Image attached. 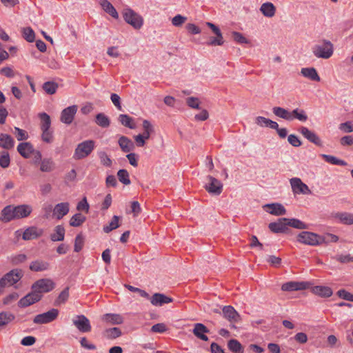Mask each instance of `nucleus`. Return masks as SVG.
I'll return each mask as SVG.
<instances>
[{
	"label": "nucleus",
	"mask_w": 353,
	"mask_h": 353,
	"mask_svg": "<svg viewBox=\"0 0 353 353\" xmlns=\"http://www.w3.org/2000/svg\"><path fill=\"white\" fill-rule=\"evenodd\" d=\"M23 271L19 269H14L6 274L3 277L6 280L7 284L10 286L17 283L23 276Z\"/></svg>",
	"instance_id": "f3484780"
},
{
	"label": "nucleus",
	"mask_w": 353,
	"mask_h": 353,
	"mask_svg": "<svg viewBox=\"0 0 353 353\" xmlns=\"http://www.w3.org/2000/svg\"><path fill=\"white\" fill-rule=\"evenodd\" d=\"M287 223L288 226H290L294 228L300 230L308 228L307 224L305 223L304 222L297 219H288Z\"/></svg>",
	"instance_id": "a19ab883"
},
{
	"label": "nucleus",
	"mask_w": 353,
	"mask_h": 353,
	"mask_svg": "<svg viewBox=\"0 0 353 353\" xmlns=\"http://www.w3.org/2000/svg\"><path fill=\"white\" fill-rule=\"evenodd\" d=\"M312 53L319 59H328L334 53V45L330 41L323 39L312 48Z\"/></svg>",
	"instance_id": "f03ea898"
},
{
	"label": "nucleus",
	"mask_w": 353,
	"mask_h": 353,
	"mask_svg": "<svg viewBox=\"0 0 353 353\" xmlns=\"http://www.w3.org/2000/svg\"><path fill=\"white\" fill-rule=\"evenodd\" d=\"M58 309L52 308L48 312L36 315L33 319L35 324H47L56 320L59 316Z\"/></svg>",
	"instance_id": "423d86ee"
},
{
	"label": "nucleus",
	"mask_w": 353,
	"mask_h": 353,
	"mask_svg": "<svg viewBox=\"0 0 353 353\" xmlns=\"http://www.w3.org/2000/svg\"><path fill=\"white\" fill-rule=\"evenodd\" d=\"M18 152L24 158L28 159L34 152L32 145L30 142H23L17 146Z\"/></svg>",
	"instance_id": "412c9836"
},
{
	"label": "nucleus",
	"mask_w": 353,
	"mask_h": 353,
	"mask_svg": "<svg viewBox=\"0 0 353 353\" xmlns=\"http://www.w3.org/2000/svg\"><path fill=\"white\" fill-rule=\"evenodd\" d=\"M55 287V284L50 279H41L37 281L32 286V289L37 294H41L52 291Z\"/></svg>",
	"instance_id": "0eeeda50"
},
{
	"label": "nucleus",
	"mask_w": 353,
	"mask_h": 353,
	"mask_svg": "<svg viewBox=\"0 0 353 353\" xmlns=\"http://www.w3.org/2000/svg\"><path fill=\"white\" fill-rule=\"evenodd\" d=\"M172 301V299L165 296L163 294L155 293L150 299V302L153 305H162L165 303H169Z\"/></svg>",
	"instance_id": "b1692460"
},
{
	"label": "nucleus",
	"mask_w": 353,
	"mask_h": 353,
	"mask_svg": "<svg viewBox=\"0 0 353 353\" xmlns=\"http://www.w3.org/2000/svg\"><path fill=\"white\" fill-rule=\"evenodd\" d=\"M228 349L233 353H243L244 347L236 339H230L228 342Z\"/></svg>",
	"instance_id": "f704fd0d"
},
{
	"label": "nucleus",
	"mask_w": 353,
	"mask_h": 353,
	"mask_svg": "<svg viewBox=\"0 0 353 353\" xmlns=\"http://www.w3.org/2000/svg\"><path fill=\"white\" fill-rule=\"evenodd\" d=\"M89 208L90 206L85 197H84L81 201H79L77 206V210L78 211H84L86 213L89 212Z\"/></svg>",
	"instance_id": "e2e57ef3"
},
{
	"label": "nucleus",
	"mask_w": 353,
	"mask_h": 353,
	"mask_svg": "<svg viewBox=\"0 0 353 353\" xmlns=\"http://www.w3.org/2000/svg\"><path fill=\"white\" fill-rule=\"evenodd\" d=\"M23 38L28 42H33L34 41L35 34L33 30L30 28H24L22 30Z\"/></svg>",
	"instance_id": "603ef678"
},
{
	"label": "nucleus",
	"mask_w": 353,
	"mask_h": 353,
	"mask_svg": "<svg viewBox=\"0 0 353 353\" xmlns=\"http://www.w3.org/2000/svg\"><path fill=\"white\" fill-rule=\"evenodd\" d=\"M97 155L100 159V163L101 165L108 168H110L112 166V161L105 152L102 150L99 151L97 152Z\"/></svg>",
	"instance_id": "37998d69"
},
{
	"label": "nucleus",
	"mask_w": 353,
	"mask_h": 353,
	"mask_svg": "<svg viewBox=\"0 0 353 353\" xmlns=\"http://www.w3.org/2000/svg\"><path fill=\"white\" fill-rule=\"evenodd\" d=\"M334 217L343 224H345V225H352L353 224V214L352 213L337 212L335 214Z\"/></svg>",
	"instance_id": "473e14b6"
},
{
	"label": "nucleus",
	"mask_w": 353,
	"mask_h": 353,
	"mask_svg": "<svg viewBox=\"0 0 353 353\" xmlns=\"http://www.w3.org/2000/svg\"><path fill=\"white\" fill-rule=\"evenodd\" d=\"M14 134H15L18 141H24L28 139V134L26 130H22L18 127H14Z\"/></svg>",
	"instance_id": "6e6d98bb"
},
{
	"label": "nucleus",
	"mask_w": 353,
	"mask_h": 353,
	"mask_svg": "<svg viewBox=\"0 0 353 353\" xmlns=\"http://www.w3.org/2000/svg\"><path fill=\"white\" fill-rule=\"evenodd\" d=\"M301 73L303 77L312 81H320L321 80L314 68H303L301 69Z\"/></svg>",
	"instance_id": "c85d7f7f"
},
{
	"label": "nucleus",
	"mask_w": 353,
	"mask_h": 353,
	"mask_svg": "<svg viewBox=\"0 0 353 353\" xmlns=\"http://www.w3.org/2000/svg\"><path fill=\"white\" fill-rule=\"evenodd\" d=\"M142 125H143V134H141L147 140L150 138V134L154 132V126L152 125L150 121H149L148 120H146V119L143 121Z\"/></svg>",
	"instance_id": "e433bc0d"
},
{
	"label": "nucleus",
	"mask_w": 353,
	"mask_h": 353,
	"mask_svg": "<svg viewBox=\"0 0 353 353\" xmlns=\"http://www.w3.org/2000/svg\"><path fill=\"white\" fill-rule=\"evenodd\" d=\"M118 143L123 152H130L134 149V143L127 137L121 136Z\"/></svg>",
	"instance_id": "a878e982"
},
{
	"label": "nucleus",
	"mask_w": 353,
	"mask_h": 353,
	"mask_svg": "<svg viewBox=\"0 0 353 353\" xmlns=\"http://www.w3.org/2000/svg\"><path fill=\"white\" fill-rule=\"evenodd\" d=\"M322 158L327 163H330L333 165H346L347 163L343 160H341L337 159L336 157L328 155V154H321Z\"/></svg>",
	"instance_id": "09e8293b"
},
{
	"label": "nucleus",
	"mask_w": 353,
	"mask_h": 353,
	"mask_svg": "<svg viewBox=\"0 0 353 353\" xmlns=\"http://www.w3.org/2000/svg\"><path fill=\"white\" fill-rule=\"evenodd\" d=\"M334 259L336 261H338L342 263H347L353 262V256H351L350 254H345V255H343V254L337 255L334 257Z\"/></svg>",
	"instance_id": "69168bd1"
},
{
	"label": "nucleus",
	"mask_w": 353,
	"mask_h": 353,
	"mask_svg": "<svg viewBox=\"0 0 353 353\" xmlns=\"http://www.w3.org/2000/svg\"><path fill=\"white\" fill-rule=\"evenodd\" d=\"M58 88V84L54 81H47L43 84V89L48 94H54Z\"/></svg>",
	"instance_id": "8fccbe9b"
},
{
	"label": "nucleus",
	"mask_w": 353,
	"mask_h": 353,
	"mask_svg": "<svg viewBox=\"0 0 353 353\" xmlns=\"http://www.w3.org/2000/svg\"><path fill=\"white\" fill-rule=\"evenodd\" d=\"M272 112L275 116L279 118L285 119L287 121L293 120L292 114H291L290 112L285 108L281 107H274L272 108Z\"/></svg>",
	"instance_id": "c756f323"
},
{
	"label": "nucleus",
	"mask_w": 353,
	"mask_h": 353,
	"mask_svg": "<svg viewBox=\"0 0 353 353\" xmlns=\"http://www.w3.org/2000/svg\"><path fill=\"white\" fill-rule=\"evenodd\" d=\"M42 298V294H37L34 290L28 293L24 297L21 298L18 302L20 307H26L39 301Z\"/></svg>",
	"instance_id": "9b49d317"
},
{
	"label": "nucleus",
	"mask_w": 353,
	"mask_h": 353,
	"mask_svg": "<svg viewBox=\"0 0 353 353\" xmlns=\"http://www.w3.org/2000/svg\"><path fill=\"white\" fill-rule=\"evenodd\" d=\"M312 292L321 297H330L332 295V290L330 288L326 286L317 285L312 289Z\"/></svg>",
	"instance_id": "7c9ffc66"
},
{
	"label": "nucleus",
	"mask_w": 353,
	"mask_h": 353,
	"mask_svg": "<svg viewBox=\"0 0 353 353\" xmlns=\"http://www.w3.org/2000/svg\"><path fill=\"white\" fill-rule=\"evenodd\" d=\"M84 243V239L81 234H78L74 241V252H79L83 248Z\"/></svg>",
	"instance_id": "bf43d9fd"
},
{
	"label": "nucleus",
	"mask_w": 353,
	"mask_h": 353,
	"mask_svg": "<svg viewBox=\"0 0 353 353\" xmlns=\"http://www.w3.org/2000/svg\"><path fill=\"white\" fill-rule=\"evenodd\" d=\"M69 298V287H66L61 293L54 301L56 305H60L65 303Z\"/></svg>",
	"instance_id": "49530a36"
},
{
	"label": "nucleus",
	"mask_w": 353,
	"mask_h": 353,
	"mask_svg": "<svg viewBox=\"0 0 353 353\" xmlns=\"http://www.w3.org/2000/svg\"><path fill=\"white\" fill-rule=\"evenodd\" d=\"M14 140L8 134L1 133L0 134V148L5 150H10L14 148Z\"/></svg>",
	"instance_id": "5701e85b"
},
{
	"label": "nucleus",
	"mask_w": 353,
	"mask_h": 353,
	"mask_svg": "<svg viewBox=\"0 0 353 353\" xmlns=\"http://www.w3.org/2000/svg\"><path fill=\"white\" fill-rule=\"evenodd\" d=\"M292 114L293 119H297L300 121H305L307 119V116L303 110L294 109L291 112Z\"/></svg>",
	"instance_id": "864d4df0"
},
{
	"label": "nucleus",
	"mask_w": 353,
	"mask_h": 353,
	"mask_svg": "<svg viewBox=\"0 0 353 353\" xmlns=\"http://www.w3.org/2000/svg\"><path fill=\"white\" fill-rule=\"evenodd\" d=\"M299 132L309 141L313 143L316 145L322 146V141L321 139L317 136V134L310 130L307 128L302 126L300 128Z\"/></svg>",
	"instance_id": "a211bd4d"
},
{
	"label": "nucleus",
	"mask_w": 353,
	"mask_h": 353,
	"mask_svg": "<svg viewBox=\"0 0 353 353\" xmlns=\"http://www.w3.org/2000/svg\"><path fill=\"white\" fill-rule=\"evenodd\" d=\"M70 210V205L68 202L59 203L53 208V215L57 219H61L66 215Z\"/></svg>",
	"instance_id": "6ab92c4d"
},
{
	"label": "nucleus",
	"mask_w": 353,
	"mask_h": 353,
	"mask_svg": "<svg viewBox=\"0 0 353 353\" xmlns=\"http://www.w3.org/2000/svg\"><path fill=\"white\" fill-rule=\"evenodd\" d=\"M338 296L346 301H353V294L347 292L345 290H340L337 292Z\"/></svg>",
	"instance_id": "338daca9"
},
{
	"label": "nucleus",
	"mask_w": 353,
	"mask_h": 353,
	"mask_svg": "<svg viewBox=\"0 0 353 353\" xmlns=\"http://www.w3.org/2000/svg\"><path fill=\"white\" fill-rule=\"evenodd\" d=\"M186 20V17L177 14L172 19V23L175 27H180L185 22Z\"/></svg>",
	"instance_id": "13d9d810"
},
{
	"label": "nucleus",
	"mask_w": 353,
	"mask_h": 353,
	"mask_svg": "<svg viewBox=\"0 0 353 353\" xmlns=\"http://www.w3.org/2000/svg\"><path fill=\"white\" fill-rule=\"evenodd\" d=\"M39 117L41 121V130H50L51 125V120L50 116L48 114L43 112L39 114Z\"/></svg>",
	"instance_id": "a18cd8bd"
},
{
	"label": "nucleus",
	"mask_w": 353,
	"mask_h": 353,
	"mask_svg": "<svg viewBox=\"0 0 353 353\" xmlns=\"http://www.w3.org/2000/svg\"><path fill=\"white\" fill-rule=\"evenodd\" d=\"M95 122L101 128H108L110 124L109 118L103 113H99L96 115Z\"/></svg>",
	"instance_id": "4c0bfd02"
},
{
	"label": "nucleus",
	"mask_w": 353,
	"mask_h": 353,
	"mask_svg": "<svg viewBox=\"0 0 353 353\" xmlns=\"http://www.w3.org/2000/svg\"><path fill=\"white\" fill-rule=\"evenodd\" d=\"M232 36L234 41H236V43H245V44L250 43V41L248 39H247L243 35V34H241L239 32L233 31L232 32Z\"/></svg>",
	"instance_id": "4d7b16f0"
},
{
	"label": "nucleus",
	"mask_w": 353,
	"mask_h": 353,
	"mask_svg": "<svg viewBox=\"0 0 353 353\" xmlns=\"http://www.w3.org/2000/svg\"><path fill=\"white\" fill-rule=\"evenodd\" d=\"M74 325L81 332H89L91 331L92 327L89 319L83 314L77 315L72 319Z\"/></svg>",
	"instance_id": "6e6552de"
},
{
	"label": "nucleus",
	"mask_w": 353,
	"mask_h": 353,
	"mask_svg": "<svg viewBox=\"0 0 353 353\" xmlns=\"http://www.w3.org/2000/svg\"><path fill=\"white\" fill-rule=\"evenodd\" d=\"M77 110L78 107L76 105H73L63 109L61 113V121L67 125L71 124L74 120Z\"/></svg>",
	"instance_id": "9d476101"
},
{
	"label": "nucleus",
	"mask_w": 353,
	"mask_h": 353,
	"mask_svg": "<svg viewBox=\"0 0 353 353\" xmlns=\"http://www.w3.org/2000/svg\"><path fill=\"white\" fill-rule=\"evenodd\" d=\"M85 216L81 213L73 215L70 220V225L72 227H79L85 221Z\"/></svg>",
	"instance_id": "ea45409f"
},
{
	"label": "nucleus",
	"mask_w": 353,
	"mask_h": 353,
	"mask_svg": "<svg viewBox=\"0 0 353 353\" xmlns=\"http://www.w3.org/2000/svg\"><path fill=\"white\" fill-rule=\"evenodd\" d=\"M42 131V135L41 138L42 140L46 143H52L53 141V134L52 131L50 130H41Z\"/></svg>",
	"instance_id": "0e129e2a"
},
{
	"label": "nucleus",
	"mask_w": 353,
	"mask_h": 353,
	"mask_svg": "<svg viewBox=\"0 0 353 353\" xmlns=\"http://www.w3.org/2000/svg\"><path fill=\"white\" fill-rule=\"evenodd\" d=\"M15 319L13 314L9 312H2L0 313V327L5 326L12 322Z\"/></svg>",
	"instance_id": "58836bf2"
},
{
	"label": "nucleus",
	"mask_w": 353,
	"mask_h": 353,
	"mask_svg": "<svg viewBox=\"0 0 353 353\" xmlns=\"http://www.w3.org/2000/svg\"><path fill=\"white\" fill-rule=\"evenodd\" d=\"M104 335L109 339H114L119 337L121 335V331L119 327H112L106 329L104 331Z\"/></svg>",
	"instance_id": "c03bdc74"
},
{
	"label": "nucleus",
	"mask_w": 353,
	"mask_h": 353,
	"mask_svg": "<svg viewBox=\"0 0 353 353\" xmlns=\"http://www.w3.org/2000/svg\"><path fill=\"white\" fill-rule=\"evenodd\" d=\"M95 147V142L92 140H86L79 143L75 148L73 158L80 160L89 156Z\"/></svg>",
	"instance_id": "20e7f679"
},
{
	"label": "nucleus",
	"mask_w": 353,
	"mask_h": 353,
	"mask_svg": "<svg viewBox=\"0 0 353 353\" xmlns=\"http://www.w3.org/2000/svg\"><path fill=\"white\" fill-rule=\"evenodd\" d=\"M10 163V159L8 152L2 151L0 155V166L3 168H6L9 166Z\"/></svg>",
	"instance_id": "5fc2aeb1"
},
{
	"label": "nucleus",
	"mask_w": 353,
	"mask_h": 353,
	"mask_svg": "<svg viewBox=\"0 0 353 353\" xmlns=\"http://www.w3.org/2000/svg\"><path fill=\"white\" fill-rule=\"evenodd\" d=\"M310 286V283L309 282H296V281H290L285 283H283L281 286V290L283 291H296V290H302L308 288Z\"/></svg>",
	"instance_id": "4468645a"
},
{
	"label": "nucleus",
	"mask_w": 353,
	"mask_h": 353,
	"mask_svg": "<svg viewBox=\"0 0 353 353\" xmlns=\"http://www.w3.org/2000/svg\"><path fill=\"white\" fill-rule=\"evenodd\" d=\"M32 210V206L29 204L8 205L1 210L0 219L8 223L12 220L25 219L31 214Z\"/></svg>",
	"instance_id": "f257e3e1"
},
{
	"label": "nucleus",
	"mask_w": 353,
	"mask_h": 353,
	"mask_svg": "<svg viewBox=\"0 0 353 353\" xmlns=\"http://www.w3.org/2000/svg\"><path fill=\"white\" fill-rule=\"evenodd\" d=\"M65 229L62 225H57L54 228V232L50 234V239L52 241H61L64 240Z\"/></svg>",
	"instance_id": "72a5a7b5"
},
{
	"label": "nucleus",
	"mask_w": 353,
	"mask_h": 353,
	"mask_svg": "<svg viewBox=\"0 0 353 353\" xmlns=\"http://www.w3.org/2000/svg\"><path fill=\"white\" fill-rule=\"evenodd\" d=\"M54 168V163L51 159H44L41 162L40 170L42 172H50Z\"/></svg>",
	"instance_id": "79ce46f5"
},
{
	"label": "nucleus",
	"mask_w": 353,
	"mask_h": 353,
	"mask_svg": "<svg viewBox=\"0 0 353 353\" xmlns=\"http://www.w3.org/2000/svg\"><path fill=\"white\" fill-rule=\"evenodd\" d=\"M186 103L191 108H194V109H199L200 108V107H199L200 101L197 97H188L186 99Z\"/></svg>",
	"instance_id": "680f3d73"
},
{
	"label": "nucleus",
	"mask_w": 353,
	"mask_h": 353,
	"mask_svg": "<svg viewBox=\"0 0 353 353\" xmlns=\"http://www.w3.org/2000/svg\"><path fill=\"white\" fill-rule=\"evenodd\" d=\"M264 208H268L267 212L275 216H281L286 214V210L284 206L278 203L266 204Z\"/></svg>",
	"instance_id": "aec40b11"
},
{
	"label": "nucleus",
	"mask_w": 353,
	"mask_h": 353,
	"mask_svg": "<svg viewBox=\"0 0 353 353\" xmlns=\"http://www.w3.org/2000/svg\"><path fill=\"white\" fill-rule=\"evenodd\" d=\"M43 234V229L35 226H31L25 230L22 234V239L25 241L36 239L41 236Z\"/></svg>",
	"instance_id": "dca6fc26"
},
{
	"label": "nucleus",
	"mask_w": 353,
	"mask_h": 353,
	"mask_svg": "<svg viewBox=\"0 0 353 353\" xmlns=\"http://www.w3.org/2000/svg\"><path fill=\"white\" fill-rule=\"evenodd\" d=\"M118 120L123 126L130 129H134L136 128L133 119L128 114H120L119 116Z\"/></svg>",
	"instance_id": "c9c22d12"
},
{
	"label": "nucleus",
	"mask_w": 353,
	"mask_h": 353,
	"mask_svg": "<svg viewBox=\"0 0 353 353\" xmlns=\"http://www.w3.org/2000/svg\"><path fill=\"white\" fill-rule=\"evenodd\" d=\"M50 265L43 260H35L30 264V270L33 272H43L49 270Z\"/></svg>",
	"instance_id": "4be33fe9"
},
{
	"label": "nucleus",
	"mask_w": 353,
	"mask_h": 353,
	"mask_svg": "<svg viewBox=\"0 0 353 353\" xmlns=\"http://www.w3.org/2000/svg\"><path fill=\"white\" fill-rule=\"evenodd\" d=\"M99 3L103 10L114 19H118L119 14L112 4L108 0H99Z\"/></svg>",
	"instance_id": "bb28decb"
},
{
	"label": "nucleus",
	"mask_w": 353,
	"mask_h": 353,
	"mask_svg": "<svg viewBox=\"0 0 353 353\" xmlns=\"http://www.w3.org/2000/svg\"><path fill=\"white\" fill-rule=\"evenodd\" d=\"M102 319L112 325H120L123 322V318L118 314H105L103 316Z\"/></svg>",
	"instance_id": "2f4dec72"
},
{
	"label": "nucleus",
	"mask_w": 353,
	"mask_h": 353,
	"mask_svg": "<svg viewBox=\"0 0 353 353\" xmlns=\"http://www.w3.org/2000/svg\"><path fill=\"white\" fill-rule=\"evenodd\" d=\"M223 317L231 323H236L241 321L240 314L231 305L224 306L222 309Z\"/></svg>",
	"instance_id": "ddd939ff"
},
{
	"label": "nucleus",
	"mask_w": 353,
	"mask_h": 353,
	"mask_svg": "<svg viewBox=\"0 0 353 353\" xmlns=\"http://www.w3.org/2000/svg\"><path fill=\"white\" fill-rule=\"evenodd\" d=\"M288 218H280L276 222L269 223V229L274 233H284L288 230Z\"/></svg>",
	"instance_id": "2eb2a0df"
},
{
	"label": "nucleus",
	"mask_w": 353,
	"mask_h": 353,
	"mask_svg": "<svg viewBox=\"0 0 353 353\" xmlns=\"http://www.w3.org/2000/svg\"><path fill=\"white\" fill-rule=\"evenodd\" d=\"M260 11L266 17H272L276 12V7L272 3L266 2L261 6Z\"/></svg>",
	"instance_id": "cd10ccee"
},
{
	"label": "nucleus",
	"mask_w": 353,
	"mask_h": 353,
	"mask_svg": "<svg viewBox=\"0 0 353 353\" xmlns=\"http://www.w3.org/2000/svg\"><path fill=\"white\" fill-rule=\"evenodd\" d=\"M123 19L126 23L131 25L134 29H140L143 23L141 16L130 8H125L123 11Z\"/></svg>",
	"instance_id": "39448f33"
},
{
	"label": "nucleus",
	"mask_w": 353,
	"mask_h": 353,
	"mask_svg": "<svg viewBox=\"0 0 353 353\" xmlns=\"http://www.w3.org/2000/svg\"><path fill=\"white\" fill-rule=\"evenodd\" d=\"M119 217L118 216H113L109 224L103 227V232L105 233H109L112 230L118 228L119 227Z\"/></svg>",
	"instance_id": "de8ad7c7"
},
{
	"label": "nucleus",
	"mask_w": 353,
	"mask_h": 353,
	"mask_svg": "<svg viewBox=\"0 0 353 353\" xmlns=\"http://www.w3.org/2000/svg\"><path fill=\"white\" fill-rule=\"evenodd\" d=\"M27 259V256L24 254H19L15 256H13L11 257L10 261L11 263L14 265H19L20 263H23Z\"/></svg>",
	"instance_id": "052dcab7"
},
{
	"label": "nucleus",
	"mask_w": 353,
	"mask_h": 353,
	"mask_svg": "<svg viewBox=\"0 0 353 353\" xmlns=\"http://www.w3.org/2000/svg\"><path fill=\"white\" fill-rule=\"evenodd\" d=\"M208 179L209 183L205 186L206 190L212 194L219 195L223 190V185L221 181L212 176H208Z\"/></svg>",
	"instance_id": "f8f14e48"
},
{
	"label": "nucleus",
	"mask_w": 353,
	"mask_h": 353,
	"mask_svg": "<svg viewBox=\"0 0 353 353\" xmlns=\"http://www.w3.org/2000/svg\"><path fill=\"white\" fill-rule=\"evenodd\" d=\"M209 330L207 328L205 325L202 323H196L194 325V327L193 329V334L199 339L207 341H208V337L205 335V333H208Z\"/></svg>",
	"instance_id": "393cba45"
},
{
	"label": "nucleus",
	"mask_w": 353,
	"mask_h": 353,
	"mask_svg": "<svg viewBox=\"0 0 353 353\" xmlns=\"http://www.w3.org/2000/svg\"><path fill=\"white\" fill-rule=\"evenodd\" d=\"M292 192L294 194H310L312 193L309 187L301 179L294 177L290 180Z\"/></svg>",
	"instance_id": "1a4fd4ad"
},
{
	"label": "nucleus",
	"mask_w": 353,
	"mask_h": 353,
	"mask_svg": "<svg viewBox=\"0 0 353 353\" xmlns=\"http://www.w3.org/2000/svg\"><path fill=\"white\" fill-rule=\"evenodd\" d=\"M110 99H111L112 103L115 105V107L119 110H122V107H121V98L117 94H115V93L112 94L110 96Z\"/></svg>",
	"instance_id": "774afa93"
},
{
	"label": "nucleus",
	"mask_w": 353,
	"mask_h": 353,
	"mask_svg": "<svg viewBox=\"0 0 353 353\" xmlns=\"http://www.w3.org/2000/svg\"><path fill=\"white\" fill-rule=\"evenodd\" d=\"M117 176L119 180V181L124 185H130V180L129 178V173L125 169H121L117 172Z\"/></svg>",
	"instance_id": "3c124183"
},
{
	"label": "nucleus",
	"mask_w": 353,
	"mask_h": 353,
	"mask_svg": "<svg viewBox=\"0 0 353 353\" xmlns=\"http://www.w3.org/2000/svg\"><path fill=\"white\" fill-rule=\"evenodd\" d=\"M296 239L299 243L312 246L319 245L325 242V239L323 236L307 231L300 232Z\"/></svg>",
	"instance_id": "7ed1b4c3"
}]
</instances>
